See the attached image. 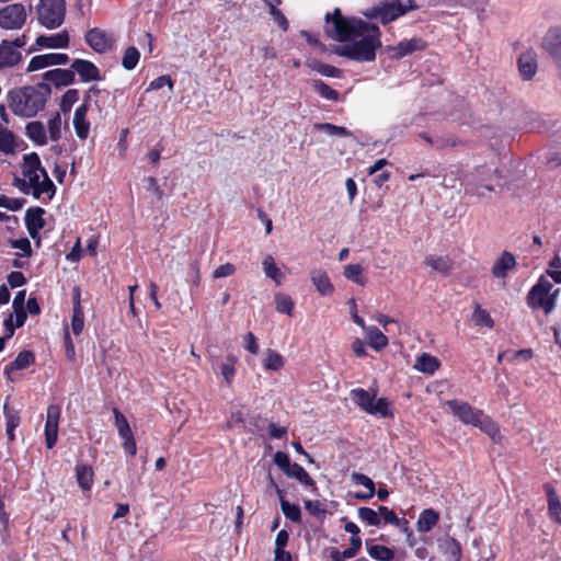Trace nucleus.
Returning <instances> with one entry per match:
<instances>
[{"label": "nucleus", "instance_id": "nucleus-1", "mask_svg": "<svg viewBox=\"0 0 561 561\" xmlns=\"http://www.w3.org/2000/svg\"><path fill=\"white\" fill-rule=\"evenodd\" d=\"M325 33L330 38L345 43L334 49L337 56L358 62L374 61L376 50L381 47V33L376 24L346 18L340 9L325 15Z\"/></svg>", "mask_w": 561, "mask_h": 561}, {"label": "nucleus", "instance_id": "nucleus-2", "mask_svg": "<svg viewBox=\"0 0 561 561\" xmlns=\"http://www.w3.org/2000/svg\"><path fill=\"white\" fill-rule=\"evenodd\" d=\"M21 173L22 176H15L12 183L20 192L26 195L31 194L34 198L44 202L54 197L56 186L42 167L36 152L23 156Z\"/></svg>", "mask_w": 561, "mask_h": 561}, {"label": "nucleus", "instance_id": "nucleus-3", "mask_svg": "<svg viewBox=\"0 0 561 561\" xmlns=\"http://www.w3.org/2000/svg\"><path fill=\"white\" fill-rule=\"evenodd\" d=\"M50 93L51 89L46 82L13 89L8 93L9 107L16 116L34 117L45 108Z\"/></svg>", "mask_w": 561, "mask_h": 561}, {"label": "nucleus", "instance_id": "nucleus-4", "mask_svg": "<svg viewBox=\"0 0 561 561\" xmlns=\"http://www.w3.org/2000/svg\"><path fill=\"white\" fill-rule=\"evenodd\" d=\"M446 404L459 421L479 427L488 434L493 442H500L501 432L499 425L490 416L485 415L483 411L459 400H448Z\"/></svg>", "mask_w": 561, "mask_h": 561}, {"label": "nucleus", "instance_id": "nucleus-5", "mask_svg": "<svg viewBox=\"0 0 561 561\" xmlns=\"http://www.w3.org/2000/svg\"><path fill=\"white\" fill-rule=\"evenodd\" d=\"M559 293L560 289H554L553 283L542 275L529 290L527 304L531 309H543L548 314L554 309Z\"/></svg>", "mask_w": 561, "mask_h": 561}, {"label": "nucleus", "instance_id": "nucleus-6", "mask_svg": "<svg viewBox=\"0 0 561 561\" xmlns=\"http://www.w3.org/2000/svg\"><path fill=\"white\" fill-rule=\"evenodd\" d=\"M501 176L496 168L480 165L465 178V193L485 197L486 193L494 191L492 181Z\"/></svg>", "mask_w": 561, "mask_h": 561}, {"label": "nucleus", "instance_id": "nucleus-7", "mask_svg": "<svg viewBox=\"0 0 561 561\" xmlns=\"http://www.w3.org/2000/svg\"><path fill=\"white\" fill-rule=\"evenodd\" d=\"M408 1L410 3L409 5L403 4L401 0H383L366 10L364 15L371 20H378L382 24H388L415 8V5L412 4V0Z\"/></svg>", "mask_w": 561, "mask_h": 561}, {"label": "nucleus", "instance_id": "nucleus-8", "mask_svg": "<svg viewBox=\"0 0 561 561\" xmlns=\"http://www.w3.org/2000/svg\"><path fill=\"white\" fill-rule=\"evenodd\" d=\"M36 14L41 25L49 30L57 28L64 23L66 2L65 0H38Z\"/></svg>", "mask_w": 561, "mask_h": 561}, {"label": "nucleus", "instance_id": "nucleus-9", "mask_svg": "<svg viewBox=\"0 0 561 561\" xmlns=\"http://www.w3.org/2000/svg\"><path fill=\"white\" fill-rule=\"evenodd\" d=\"M26 18V9L22 3L8 4L0 9V27L19 30L25 24Z\"/></svg>", "mask_w": 561, "mask_h": 561}, {"label": "nucleus", "instance_id": "nucleus-10", "mask_svg": "<svg viewBox=\"0 0 561 561\" xmlns=\"http://www.w3.org/2000/svg\"><path fill=\"white\" fill-rule=\"evenodd\" d=\"M25 45V37L21 36L12 42L2 41L0 43V69L13 67L20 62L22 54L19 48Z\"/></svg>", "mask_w": 561, "mask_h": 561}, {"label": "nucleus", "instance_id": "nucleus-11", "mask_svg": "<svg viewBox=\"0 0 561 561\" xmlns=\"http://www.w3.org/2000/svg\"><path fill=\"white\" fill-rule=\"evenodd\" d=\"M60 414L61 409L59 405H48L45 423V443L47 448H53L57 442Z\"/></svg>", "mask_w": 561, "mask_h": 561}, {"label": "nucleus", "instance_id": "nucleus-12", "mask_svg": "<svg viewBox=\"0 0 561 561\" xmlns=\"http://www.w3.org/2000/svg\"><path fill=\"white\" fill-rule=\"evenodd\" d=\"M426 43L420 37L403 39L394 46H388L387 51L392 59H400L404 56L411 55L414 51L424 50Z\"/></svg>", "mask_w": 561, "mask_h": 561}, {"label": "nucleus", "instance_id": "nucleus-13", "mask_svg": "<svg viewBox=\"0 0 561 561\" xmlns=\"http://www.w3.org/2000/svg\"><path fill=\"white\" fill-rule=\"evenodd\" d=\"M87 44L96 53H105L112 49L114 39L106 32L94 27L85 34Z\"/></svg>", "mask_w": 561, "mask_h": 561}, {"label": "nucleus", "instance_id": "nucleus-14", "mask_svg": "<svg viewBox=\"0 0 561 561\" xmlns=\"http://www.w3.org/2000/svg\"><path fill=\"white\" fill-rule=\"evenodd\" d=\"M69 61L67 54L50 53L34 56L27 66L26 71L32 72L55 65H66Z\"/></svg>", "mask_w": 561, "mask_h": 561}, {"label": "nucleus", "instance_id": "nucleus-15", "mask_svg": "<svg viewBox=\"0 0 561 561\" xmlns=\"http://www.w3.org/2000/svg\"><path fill=\"white\" fill-rule=\"evenodd\" d=\"M44 214L45 210L41 207H32L26 210L25 226L32 239H35L45 226Z\"/></svg>", "mask_w": 561, "mask_h": 561}, {"label": "nucleus", "instance_id": "nucleus-16", "mask_svg": "<svg viewBox=\"0 0 561 561\" xmlns=\"http://www.w3.org/2000/svg\"><path fill=\"white\" fill-rule=\"evenodd\" d=\"M518 71L524 80H530L537 72V55L534 50L523 53L517 60Z\"/></svg>", "mask_w": 561, "mask_h": 561}, {"label": "nucleus", "instance_id": "nucleus-17", "mask_svg": "<svg viewBox=\"0 0 561 561\" xmlns=\"http://www.w3.org/2000/svg\"><path fill=\"white\" fill-rule=\"evenodd\" d=\"M75 75L78 73L82 81H98L100 80V71L98 67L84 59H75L71 64Z\"/></svg>", "mask_w": 561, "mask_h": 561}, {"label": "nucleus", "instance_id": "nucleus-18", "mask_svg": "<svg viewBox=\"0 0 561 561\" xmlns=\"http://www.w3.org/2000/svg\"><path fill=\"white\" fill-rule=\"evenodd\" d=\"M43 79L53 83L56 88L66 87L75 82V71L71 67L69 69L56 68L46 71Z\"/></svg>", "mask_w": 561, "mask_h": 561}, {"label": "nucleus", "instance_id": "nucleus-19", "mask_svg": "<svg viewBox=\"0 0 561 561\" xmlns=\"http://www.w3.org/2000/svg\"><path fill=\"white\" fill-rule=\"evenodd\" d=\"M89 107L87 104H81L73 114V128L79 139L85 140L90 133V122L87 119Z\"/></svg>", "mask_w": 561, "mask_h": 561}, {"label": "nucleus", "instance_id": "nucleus-20", "mask_svg": "<svg viewBox=\"0 0 561 561\" xmlns=\"http://www.w3.org/2000/svg\"><path fill=\"white\" fill-rule=\"evenodd\" d=\"M515 267V256L511 252L504 251L494 262L491 272L495 278H505L508 272L513 271Z\"/></svg>", "mask_w": 561, "mask_h": 561}, {"label": "nucleus", "instance_id": "nucleus-21", "mask_svg": "<svg viewBox=\"0 0 561 561\" xmlns=\"http://www.w3.org/2000/svg\"><path fill=\"white\" fill-rule=\"evenodd\" d=\"M424 264L442 275H448L454 270V261L448 255H426Z\"/></svg>", "mask_w": 561, "mask_h": 561}, {"label": "nucleus", "instance_id": "nucleus-22", "mask_svg": "<svg viewBox=\"0 0 561 561\" xmlns=\"http://www.w3.org/2000/svg\"><path fill=\"white\" fill-rule=\"evenodd\" d=\"M310 279L320 295L331 296L333 294L334 286L331 283L327 272L322 270H312L310 272Z\"/></svg>", "mask_w": 561, "mask_h": 561}, {"label": "nucleus", "instance_id": "nucleus-23", "mask_svg": "<svg viewBox=\"0 0 561 561\" xmlns=\"http://www.w3.org/2000/svg\"><path fill=\"white\" fill-rule=\"evenodd\" d=\"M36 44L46 48H66L69 45V36L66 31L53 35H41L36 38Z\"/></svg>", "mask_w": 561, "mask_h": 561}, {"label": "nucleus", "instance_id": "nucleus-24", "mask_svg": "<svg viewBox=\"0 0 561 561\" xmlns=\"http://www.w3.org/2000/svg\"><path fill=\"white\" fill-rule=\"evenodd\" d=\"M25 135L37 146H45L48 141L45 126L39 121L27 123L25 126Z\"/></svg>", "mask_w": 561, "mask_h": 561}, {"label": "nucleus", "instance_id": "nucleus-25", "mask_svg": "<svg viewBox=\"0 0 561 561\" xmlns=\"http://www.w3.org/2000/svg\"><path fill=\"white\" fill-rule=\"evenodd\" d=\"M34 363V355L30 351H22L18 354L15 359L5 366L4 374L10 379V374L14 370H22L27 368L31 364Z\"/></svg>", "mask_w": 561, "mask_h": 561}, {"label": "nucleus", "instance_id": "nucleus-26", "mask_svg": "<svg viewBox=\"0 0 561 561\" xmlns=\"http://www.w3.org/2000/svg\"><path fill=\"white\" fill-rule=\"evenodd\" d=\"M276 493L280 500V508L286 518L294 523L301 522V512L298 505L289 503L283 496V491L275 484Z\"/></svg>", "mask_w": 561, "mask_h": 561}, {"label": "nucleus", "instance_id": "nucleus-27", "mask_svg": "<svg viewBox=\"0 0 561 561\" xmlns=\"http://www.w3.org/2000/svg\"><path fill=\"white\" fill-rule=\"evenodd\" d=\"M439 367V362L436 357L423 353L420 355L414 364V368L424 374L433 375Z\"/></svg>", "mask_w": 561, "mask_h": 561}, {"label": "nucleus", "instance_id": "nucleus-28", "mask_svg": "<svg viewBox=\"0 0 561 561\" xmlns=\"http://www.w3.org/2000/svg\"><path fill=\"white\" fill-rule=\"evenodd\" d=\"M439 515L432 508L424 510L417 519L416 527L420 533H428L438 522Z\"/></svg>", "mask_w": 561, "mask_h": 561}, {"label": "nucleus", "instance_id": "nucleus-29", "mask_svg": "<svg viewBox=\"0 0 561 561\" xmlns=\"http://www.w3.org/2000/svg\"><path fill=\"white\" fill-rule=\"evenodd\" d=\"M350 394L354 403L363 411L368 413V410L373 405L375 394H371L370 392L362 388L353 389Z\"/></svg>", "mask_w": 561, "mask_h": 561}, {"label": "nucleus", "instance_id": "nucleus-30", "mask_svg": "<svg viewBox=\"0 0 561 561\" xmlns=\"http://www.w3.org/2000/svg\"><path fill=\"white\" fill-rule=\"evenodd\" d=\"M285 365L284 357L276 351L267 348L264 353L263 367L265 370L278 371Z\"/></svg>", "mask_w": 561, "mask_h": 561}, {"label": "nucleus", "instance_id": "nucleus-31", "mask_svg": "<svg viewBox=\"0 0 561 561\" xmlns=\"http://www.w3.org/2000/svg\"><path fill=\"white\" fill-rule=\"evenodd\" d=\"M237 363H238L237 356H234L233 354H228L219 367L220 375L222 376V378L228 387L231 386L232 380L234 378Z\"/></svg>", "mask_w": 561, "mask_h": 561}, {"label": "nucleus", "instance_id": "nucleus-32", "mask_svg": "<svg viewBox=\"0 0 561 561\" xmlns=\"http://www.w3.org/2000/svg\"><path fill=\"white\" fill-rule=\"evenodd\" d=\"M366 336L368 339L369 345L376 350L380 351L388 345L387 336L376 327H368L365 329Z\"/></svg>", "mask_w": 561, "mask_h": 561}, {"label": "nucleus", "instance_id": "nucleus-33", "mask_svg": "<svg viewBox=\"0 0 561 561\" xmlns=\"http://www.w3.org/2000/svg\"><path fill=\"white\" fill-rule=\"evenodd\" d=\"M545 490L548 495V510L552 519L561 523V503L557 497L553 488L550 484H545Z\"/></svg>", "mask_w": 561, "mask_h": 561}, {"label": "nucleus", "instance_id": "nucleus-34", "mask_svg": "<svg viewBox=\"0 0 561 561\" xmlns=\"http://www.w3.org/2000/svg\"><path fill=\"white\" fill-rule=\"evenodd\" d=\"M362 547V540L358 536L351 537V546L350 548L343 550L342 552L333 549L330 553V557L334 561H340V559H351L353 558Z\"/></svg>", "mask_w": 561, "mask_h": 561}, {"label": "nucleus", "instance_id": "nucleus-35", "mask_svg": "<svg viewBox=\"0 0 561 561\" xmlns=\"http://www.w3.org/2000/svg\"><path fill=\"white\" fill-rule=\"evenodd\" d=\"M77 482L84 491H89L93 483V470L88 465H78L76 467Z\"/></svg>", "mask_w": 561, "mask_h": 561}, {"label": "nucleus", "instance_id": "nucleus-36", "mask_svg": "<svg viewBox=\"0 0 561 561\" xmlns=\"http://www.w3.org/2000/svg\"><path fill=\"white\" fill-rule=\"evenodd\" d=\"M15 151L14 134L0 124V152L11 154Z\"/></svg>", "mask_w": 561, "mask_h": 561}, {"label": "nucleus", "instance_id": "nucleus-37", "mask_svg": "<svg viewBox=\"0 0 561 561\" xmlns=\"http://www.w3.org/2000/svg\"><path fill=\"white\" fill-rule=\"evenodd\" d=\"M364 268L360 264H347L344 266L343 275L346 279L359 285H366V277L363 276Z\"/></svg>", "mask_w": 561, "mask_h": 561}, {"label": "nucleus", "instance_id": "nucleus-38", "mask_svg": "<svg viewBox=\"0 0 561 561\" xmlns=\"http://www.w3.org/2000/svg\"><path fill=\"white\" fill-rule=\"evenodd\" d=\"M262 266L265 275L273 279L277 285L280 284L284 275L275 264V260L271 254L264 256Z\"/></svg>", "mask_w": 561, "mask_h": 561}, {"label": "nucleus", "instance_id": "nucleus-39", "mask_svg": "<svg viewBox=\"0 0 561 561\" xmlns=\"http://www.w3.org/2000/svg\"><path fill=\"white\" fill-rule=\"evenodd\" d=\"M288 478L298 480L301 484L307 486H314V481L309 473L298 463H291L288 471L285 473Z\"/></svg>", "mask_w": 561, "mask_h": 561}, {"label": "nucleus", "instance_id": "nucleus-40", "mask_svg": "<svg viewBox=\"0 0 561 561\" xmlns=\"http://www.w3.org/2000/svg\"><path fill=\"white\" fill-rule=\"evenodd\" d=\"M3 413L7 420V435L10 442L14 440V430L20 424V416L16 411H12L9 409L8 403L3 405Z\"/></svg>", "mask_w": 561, "mask_h": 561}, {"label": "nucleus", "instance_id": "nucleus-41", "mask_svg": "<svg viewBox=\"0 0 561 561\" xmlns=\"http://www.w3.org/2000/svg\"><path fill=\"white\" fill-rule=\"evenodd\" d=\"M61 128H62L61 113L57 112L47 122L48 135H49V139L51 141H58L61 139Z\"/></svg>", "mask_w": 561, "mask_h": 561}, {"label": "nucleus", "instance_id": "nucleus-42", "mask_svg": "<svg viewBox=\"0 0 561 561\" xmlns=\"http://www.w3.org/2000/svg\"><path fill=\"white\" fill-rule=\"evenodd\" d=\"M313 128L318 131L325 133L329 136L348 137L351 133L343 126H336L331 123H317Z\"/></svg>", "mask_w": 561, "mask_h": 561}, {"label": "nucleus", "instance_id": "nucleus-43", "mask_svg": "<svg viewBox=\"0 0 561 561\" xmlns=\"http://www.w3.org/2000/svg\"><path fill=\"white\" fill-rule=\"evenodd\" d=\"M80 93L78 89H69L61 96L59 103L60 113L67 114L71 111L75 103L79 101Z\"/></svg>", "mask_w": 561, "mask_h": 561}, {"label": "nucleus", "instance_id": "nucleus-44", "mask_svg": "<svg viewBox=\"0 0 561 561\" xmlns=\"http://www.w3.org/2000/svg\"><path fill=\"white\" fill-rule=\"evenodd\" d=\"M368 554L377 561H391L394 558V552L390 548L381 545H374L368 547Z\"/></svg>", "mask_w": 561, "mask_h": 561}, {"label": "nucleus", "instance_id": "nucleus-45", "mask_svg": "<svg viewBox=\"0 0 561 561\" xmlns=\"http://www.w3.org/2000/svg\"><path fill=\"white\" fill-rule=\"evenodd\" d=\"M442 547L444 552L449 554L451 561H459L461 557V547L459 542L450 537L443 540Z\"/></svg>", "mask_w": 561, "mask_h": 561}, {"label": "nucleus", "instance_id": "nucleus-46", "mask_svg": "<svg viewBox=\"0 0 561 561\" xmlns=\"http://www.w3.org/2000/svg\"><path fill=\"white\" fill-rule=\"evenodd\" d=\"M275 305H276V310L278 312L285 313L287 316L293 314L295 304L288 295L276 294L275 295Z\"/></svg>", "mask_w": 561, "mask_h": 561}, {"label": "nucleus", "instance_id": "nucleus-47", "mask_svg": "<svg viewBox=\"0 0 561 561\" xmlns=\"http://www.w3.org/2000/svg\"><path fill=\"white\" fill-rule=\"evenodd\" d=\"M312 87L322 98L327 100L336 101L339 99V92L321 80H314L312 82Z\"/></svg>", "mask_w": 561, "mask_h": 561}, {"label": "nucleus", "instance_id": "nucleus-48", "mask_svg": "<svg viewBox=\"0 0 561 561\" xmlns=\"http://www.w3.org/2000/svg\"><path fill=\"white\" fill-rule=\"evenodd\" d=\"M358 517L369 526H379L381 522L380 515L370 507H359Z\"/></svg>", "mask_w": 561, "mask_h": 561}, {"label": "nucleus", "instance_id": "nucleus-49", "mask_svg": "<svg viewBox=\"0 0 561 561\" xmlns=\"http://www.w3.org/2000/svg\"><path fill=\"white\" fill-rule=\"evenodd\" d=\"M369 414L381 415L387 417L390 413V402L386 398L374 399L371 408L368 410Z\"/></svg>", "mask_w": 561, "mask_h": 561}, {"label": "nucleus", "instance_id": "nucleus-50", "mask_svg": "<svg viewBox=\"0 0 561 561\" xmlns=\"http://www.w3.org/2000/svg\"><path fill=\"white\" fill-rule=\"evenodd\" d=\"M139 58L138 49L134 46L128 47L124 53L122 65L126 70H133L137 66Z\"/></svg>", "mask_w": 561, "mask_h": 561}, {"label": "nucleus", "instance_id": "nucleus-51", "mask_svg": "<svg viewBox=\"0 0 561 561\" xmlns=\"http://www.w3.org/2000/svg\"><path fill=\"white\" fill-rule=\"evenodd\" d=\"M472 320L477 325H484L488 328H493L494 321L490 317L489 312L482 309L480 306H477L473 313Z\"/></svg>", "mask_w": 561, "mask_h": 561}, {"label": "nucleus", "instance_id": "nucleus-52", "mask_svg": "<svg viewBox=\"0 0 561 561\" xmlns=\"http://www.w3.org/2000/svg\"><path fill=\"white\" fill-rule=\"evenodd\" d=\"M84 325L83 309L73 308V314L71 319V329L75 335H79Z\"/></svg>", "mask_w": 561, "mask_h": 561}, {"label": "nucleus", "instance_id": "nucleus-53", "mask_svg": "<svg viewBox=\"0 0 561 561\" xmlns=\"http://www.w3.org/2000/svg\"><path fill=\"white\" fill-rule=\"evenodd\" d=\"M25 201L23 198H11L5 195L0 196V207L15 211L23 207Z\"/></svg>", "mask_w": 561, "mask_h": 561}, {"label": "nucleus", "instance_id": "nucleus-54", "mask_svg": "<svg viewBox=\"0 0 561 561\" xmlns=\"http://www.w3.org/2000/svg\"><path fill=\"white\" fill-rule=\"evenodd\" d=\"M458 140L450 135H440L435 137L434 148L443 150L445 148L455 147Z\"/></svg>", "mask_w": 561, "mask_h": 561}, {"label": "nucleus", "instance_id": "nucleus-55", "mask_svg": "<svg viewBox=\"0 0 561 561\" xmlns=\"http://www.w3.org/2000/svg\"><path fill=\"white\" fill-rule=\"evenodd\" d=\"M351 479L356 484L363 485L368 491H370L371 493H375V483H374V481L369 477H367V476H365L363 473L353 472L352 476H351Z\"/></svg>", "mask_w": 561, "mask_h": 561}, {"label": "nucleus", "instance_id": "nucleus-56", "mask_svg": "<svg viewBox=\"0 0 561 561\" xmlns=\"http://www.w3.org/2000/svg\"><path fill=\"white\" fill-rule=\"evenodd\" d=\"M383 520L388 524H391V525H394L397 527H399L400 529L407 531L408 530V522L405 519H400L397 514L389 510V511H386V514H385V517H383Z\"/></svg>", "mask_w": 561, "mask_h": 561}, {"label": "nucleus", "instance_id": "nucleus-57", "mask_svg": "<svg viewBox=\"0 0 561 561\" xmlns=\"http://www.w3.org/2000/svg\"><path fill=\"white\" fill-rule=\"evenodd\" d=\"M273 460L275 465H277L282 471H284V473H286L291 466L289 456L284 451L275 453Z\"/></svg>", "mask_w": 561, "mask_h": 561}, {"label": "nucleus", "instance_id": "nucleus-58", "mask_svg": "<svg viewBox=\"0 0 561 561\" xmlns=\"http://www.w3.org/2000/svg\"><path fill=\"white\" fill-rule=\"evenodd\" d=\"M305 508L307 512L314 516H321L325 514V510L321 502L319 501H311L307 500L305 501Z\"/></svg>", "mask_w": 561, "mask_h": 561}, {"label": "nucleus", "instance_id": "nucleus-59", "mask_svg": "<svg viewBox=\"0 0 561 561\" xmlns=\"http://www.w3.org/2000/svg\"><path fill=\"white\" fill-rule=\"evenodd\" d=\"M243 342H244V348L250 352L251 354H257L259 353V343H257V340L256 337L254 336V334L252 332H248L244 337H243Z\"/></svg>", "mask_w": 561, "mask_h": 561}, {"label": "nucleus", "instance_id": "nucleus-60", "mask_svg": "<svg viewBox=\"0 0 561 561\" xmlns=\"http://www.w3.org/2000/svg\"><path fill=\"white\" fill-rule=\"evenodd\" d=\"M236 272V267L231 263H226L224 265L218 266L213 272L214 278H221V277H228L231 276Z\"/></svg>", "mask_w": 561, "mask_h": 561}, {"label": "nucleus", "instance_id": "nucleus-61", "mask_svg": "<svg viewBox=\"0 0 561 561\" xmlns=\"http://www.w3.org/2000/svg\"><path fill=\"white\" fill-rule=\"evenodd\" d=\"M164 85H168L170 89L173 88V81L171 80V78L169 76L158 77L157 79H154L153 81L150 82L147 90L148 91L149 90H159V89L163 88Z\"/></svg>", "mask_w": 561, "mask_h": 561}, {"label": "nucleus", "instance_id": "nucleus-62", "mask_svg": "<svg viewBox=\"0 0 561 561\" xmlns=\"http://www.w3.org/2000/svg\"><path fill=\"white\" fill-rule=\"evenodd\" d=\"M270 14L273 16L274 21L278 24V26L283 31H287L288 21H287L286 16L277 9V7L275 8L272 5V9L270 10Z\"/></svg>", "mask_w": 561, "mask_h": 561}, {"label": "nucleus", "instance_id": "nucleus-63", "mask_svg": "<svg viewBox=\"0 0 561 561\" xmlns=\"http://www.w3.org/2000/svg\"><path fill=\"white\" fill-rule=\"evenodd\" d=\"M8 283L12 288L23 286L26 283V278L22 272H11L8 276Z\"/></svg>", "mask_w": 561, "mask_h": 561}, {"label": "nucleus", "instance_id": "nucleus-64", "mask_svg": "<svg viewBox=\"0 0 561 561\" xmlns=\"http://www.w3.org/2000/svg\"><path fill=\"white\" fill-rule=\"evenodd\" d=\"M113 414L115 419V426L118 432H122L124 428L129 427L127 419L118 409L114 408Z\"/></svg>", "mask_w": 561, "mask_h": 561}]
</instances>
